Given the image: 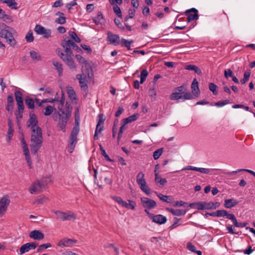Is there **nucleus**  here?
Here are the masks:
<instances>
[{"label":"nucleus","instance_id":"obj_42","mask_svg":"<svg viewBox=\"0 0 255 255\" xmlns=\"http://www.w3.org/2000/svg\"><path fill=\"white\" fill-rule=\"evenodd\" d=\"M189 207L192 208H196L198 210H203L205 208L204 204L201 203H192L189 204Z\"/></svg>","mask_w":255,"mask_h":255},{"label":"nucleus","instance_id":"obj_64","mask_svg":"<svg viewBox=\"0 0 255 255\" xmlns=\"http://www.w3.org/2000/svg\"><path fill=\"white\" fill-rule=\"evenodd\" d=\"M76 58L78 62L81 64H84L86 63V60L81 55L77 54L76 55Z\"/></svg>","mask_w":255,"mask_h":255},{"label":"nucleus","instance_id":"obj_60","mask_svg":"<svg viewBox=\"0 0 255 255\" xmlns=\"http://www.w3.org/2000/svg\"><path fill=\"white\" fill-rule=\"evenodd\" d=\"M53 111V108L51 106H48L46 107L44 112L45 116H49L50 115Z\"/></svg>","mask_w":255,"mask_h":255},{"label":"nucleus","instance_id":"obj_26","mask_svg":"<svg viewBox=\"0 0 255 255\" xmlns=\"http://www.w3.org/2000/svg\"><path fill=\"white\" fill-rule=\"evenodd\" d=\"M0 1L2 3H6L11 9H17L18 8V4L15 0H0Z\"/></svg>","mask_w":255,"mask_h":255},{"label":"nucleus","instance_id":"obj_18","mask_svg":"<svg viewBox=\"0 0 255 255\" xmlns=\"http://www.w3.org/2000/svg\"><path fill=\"white\" fill-rule=\"evenodd\" d=\"M77 243V240L71 239H64L59 241L58 246L61 247H70L72 246L74 244Z\"/></svg>","mask_w":255,"mask_h":255},{"label":"nucleus","instance_id":"obj_5","mask_svg":"<svg viewBox=\"0 0 255 255\" xmlns=\"http://www.w3.org/2000/svg\"><path fill=\"white\" fill-rule=\"evenodd\" d=\"M58 55L62 60L66 64L70 69H76V66L72 58L73 54L72 52L64 51V53L59 51Z\"/></svg>","mask_w":255,"mask_h":255},{"label":"nucleus","instance_id":"obj_22","mask_svg":"<svg viewBox=\"0 0 255 255\" xmlns=\"http://www.w3.org/2000/svg\"><path fill=\"white\" fill-rule=\"evenodd\" d=\"M151 220L153 222L158 224L159 225L163 224L165 223L167 221V219L166 217L162 215H154Z\"/></svg>","mask_w":255,"mask_h":255},{"label":"nucleus","instance_id":"obj_21","mask_svg":"<svg viewBox=\"0 0 255 255\" xmlns=\"http://www.w3.org/2000/svg\"><path fill=\"white\" fill-rule=\"evenodd\" d=\"M76 78L79 80L81 88L84 90H86L88 89V85L86 80V76L78 74Z\"/></svg>","mask_w":255,"mask_h":255},{"label":"nucleus","instance_id":"obj_19","mask_svg":"<svg viewBox=\"0 0 255 255\" xmlns=\"http://www.w3.org/2000/svg\"><path fill=\"white\" fill-rule=\"evenodd\" d=\"M38 121L36 116L34 114L33 112H31L29 114V119L28 121V127L31 128H34L37 126Z\"/></svg>","mask_w":255,"mask_h":255},{"label":"nucleus","instance_id":"obj_7","mask_svg":"<svg viewBox=\"0 0 255 255\" xmlns=\"http://www.w3.org/2000/svg\"><path fill=\"white\" fill-rule=\"evenodd\" d=\"M53 212L57 216V219L62 221L75 220L76 219L75 214L71 211L64 212L60 211H54Z\"/></svg>","mask_w":255,"mask_h":255},{"label":"nucleus","instance_id":"obj_37","mask_svg":"<svg viewBox=\"0 0 255 255\" xmlns=\"http://www.w3.org/2000/svg\"><path fill=\"white\" fill-rule=\"evenodd\" d=\"M25 103L28 109H33L34 108V101L31 98L28 97L26 98Z\"/></svg>","mask_w":255,"mask_h":255},{"label":"nucleus","instance_id":"obj_47","mask_svg":"<svg viewBox=\"0 0 255 255\" xmlns=\"http://www.w3.org/2000/svg\"><path fill=\"white\" fill-rule=\"evenodd\" d=\"M103 18V14L101 12H98L97 16L93 18V20L97 25L101 23V20Z\"/></svg>","mask_w":255,"mask_h":255},{"label":"nucleus","instance_id":"obj_8","mask_svg":"<svg viewBox=\"0 0 255 255\" xmlns=\"http://www.w3.org/2000/svg\"><path fill=\"white\" fill-rule=\"evenodd\" d=\"M10 203V200L8 195H5L1 198L0 199V217L4 215Z\"/></svg>","mask_w":255,"mask_h":255},{"label":"nucleus","instance_id":"obj_38","mask_svg":"<svg viewBox=\"0 0 255 255\" xmlns=\"http://www.w3.org/2000/svg\"><path fill=\"white\" fill-rule=\"evenodd\" d=\"M112 198L118 203L121 204L124 207H127L128 206V203L126 202L123 201V200L120 197L113 196H112Z\"/></svg>","mask_w":255,"mask_h":255},{"label":"nucleus","instance_id":"obj_25","mask_svg":"<svg viewBox=\"0 0 255 255\" xmlns=\"http://www.w3.org/2000/svg\"><path fill=\"white\" fill-rule=\"evenodd\" d=\"M238 204V202L236 200H235L233 198L229 199H226L225 200L224 206L226 208L230 209L233 207H235Z\"/></svg>","mask_w":255,"mask_h":255},{"label":"nucleus","instance_id":"obj_46","mask_svg":"<svg viewBox=\"0 0 255 255\" xmlns=\"http://www.w3.org/2000/svg\"><path fill=\"white\" fill-rule=\"evenodd\" d=\"M186 169L187 170H196V171H200L202 173H206L207 172V169H206V168H198V167H193L192 166H187V167Z\"/></svg>","mask_w":255,"mask_h":255},{"label":"nucleus","instance_id":"obj_31","mask_svg":"<svg viewBox=\"0 0 255 255\" xmlns=\"http://www.w3.org/2000/svg\"><path fill=\"white\" fill-rule=\"evenodd\" d=\"M67 93L69 98L71 100H75L77 99L76 92L71 87L68 86L67 87Z\"/></svg>","mask_w":255,"mask_h":255},{"label":"nucleus","instance_id":"obj_9","mask_svg":"<svg viewBox=\"0 0 255 255\" xmlns=\"http://www.w3.org/2000/svg\"><path fill=\"white\" fill-rule=\"evenodd\" d=\"M45 190H46L45 187L39 180H37L31 184L29 191L31 194H37Z\"/></svg>","mask_w":255,"mask_h":255},{"label":"nucleus","instance_id":"obj_27","mask_svg":"<svg viewBox=\"0 0 255 255\" xmlns=\"http://www.w3.org/2000/svg\"><path fill=\"white\" fill-rule=\"evenodd\" d=\"M166 210L175 216H182L185 214L186 211L183 209L175 210L172 208H167Z\"/></svg>","mask_w":255,"mask_h":255},{"label":"nucleus","instance_id":"obj_59","mask_svg":"<svg viewBox=\"0 0 255 255\" xmlns=\"http://www.w3.org/2000/svg\"><path fill=\"white\" fill-rule=\"evenodd\" d=\"M80 120L79 111L77 110V111L75 113V124L74 128H77L79 126Z\"/></svg>","mask_w":255,"mask_h":255},{"label":"nucleus","instance_id":"obj_39","mask_svg":"<svg viewBox=\"0 0 255 255\" xmlns=\"http://www.w3.org/2000/svg\"><path fill=\"white\" fill-rule=\"evenodd\" d=\"M53 64L54 66L56 69L57 70L58 72V75L59 76H62L63 74V66L62 64L61 63L58 62L54 61L53 62Z\"/></svg>","mask_w":255,"mask_h":255},{"label":"nucleus","instance_id":"obj_10","mask_svg":"<svg viewBox=\"0 0 255 255\" xmlns=\"http://www.w3.org/2000/svg\"><path fill=\"white\" fill-rule=\"evenodd\" d=\"M61 45L66 51L72 52L71 48L76 50L78 52L81 51V49L72 40L68 39L61 43Z\"/></svg>","mask_w":255,"mask_h":255},{"label":"nucleus","instance_id":"obj_54","mask_svg":"<svg viewBox=\"0 0 255 255\" xmlns=\"http://www.w3.org/2000/svg\"><path fill=\"white\" fill-rule=\"evenodd\" d=\"M13 128H8L6 136V141H7L8 143L10 142L11 137L13 135Z\"/></svg>","mask_w":255,"mask_h":255},{"label":"nucleus","instance_id":"obj_51","mask_svg":"<svg viewBox=\"0 0 255 255\" xmlns=\"http://www.w3.org/2000/svg\"><path fill=\"white\" fill-rule=\"evenodd\" d=\"M99 146H100V149L101 151V154L105 158V159L109 161H111V162L113 161V160L112 159H111L109 157V155L106 153L105 150L103 148V147H102L101 144H100Z\"/></svg>","mask_w":255,"mask_h":255},{"label":"nucleus","instance_id":"obj_62","mask_svg":"<svg viewBox=\"0 0 255 255\" xmlns=\"http://www.w3.org/2000/svg\"><path fill=\"white\" fill-rule=\"evenodd\" d=\"M144 174L140 172H139L137 175V177H136V181H137V183L138 184H139L140 182L139 181L141 180H143V181H145V179H144Z\"/></svg>","mask_w":255,"mask_h":255},{"label":"nucleus","instance_id":"obj_48","mask_svg":"<svg viewBox=\"0 0 255 255\" xmlns=\"http://www.w3.org/2000/svg\"><path fill=\"white\" fill-rule=\"evenodd\" d=\"M148 73L146 69H143L141 71L140 73V83L142 84L145 80L146 77L147 76Z\"/></svg>","mask_w":255,"mask_h":255},{"label":"nucleus","instance_id":"obj_15","mask_svg":"<svg viewBox=\"0 0 255 255\" xmlns=\"http://www.w3.org/2000/svg\"><path fill=\"white\" fill-rule=\"evenodd\" d=\"M38 244L35 242L27 243L21 246L19 249L20 255H22L25 253L28 252L31 249H35L38 246Z\"/></svg>","mask_w":255,"mask_h":255},{"label":"nucleus","instance_id":"obj_20","mask_svg":"<svg viewBox=\"0 0 255 255\" xmlns=\"http://www.w3.org/2000/svg\"><path fill=\"white\" fill-rule=\"evenodd\" d=\"M29 237L34 240H40L44 238V234L39 230L32 231L29 234Z\"/></svg>","mask_w":255,"mask_h":255},{"label":"nucleus","instance_id":"obj_24","mask_svg":"<svg viewBox=\"0 0 255 255\" xmlns=\"http://www.w3.org/2000/svg\"><path fill=\"white\" fill-rule=\"evenodd\" d=\"M138 116L139 115L138 114H135L132 115V116L128 117L127 118L123 119V124L122 125H121L120 128H124V127L127 124L135 121L137 119V117H138Z\"/></svg>","mask_w":255,"mask_h":255},{"label":"nucleus","instance_id":"obj_3","mask_svg":"<svg viewBox=\"0 0 255 255\" xmlns=\"http://www.w3.org/2000/svg\"><path fill=\"white\" fill-rule=\"evenodd\" d=\"M12 30L11 27L2 23L1 27L0 28V37L5 38L11 46L14 47L16 44V41L12 34Z\"/></svg>","mask_w":255,"mask_h":255},{"label":"nucleus","instance_id":"obj_30","mask_svg":"<svg viewBox=\"0 0 255 255\" xmlns=\"http://www.w3.org/2000/svg\"><path fill=\"white\" fill-rule=\"evenodd\" d=\"M17 106V110L15 114L17 117L21 118L22 117L23 110L24 108L23 102L16 103Z\"/></svg>","mask_w":255,"mask_h":255},{"label":"nucleus","instance_id":"obj_40","mask_svg":"<svg viewBox=\"0 0 255 255\" xmlns=\"http://www.w3.org/2000/svg\"><path fill=\"white\" fill-rule=\"evenodd\" d=\"M155 176V182L156 184L159 183L161 185H164L166 183V180L165 178H161L158 173H156Z\"/></svg>","mask_w":255,"mask_h":255},{"label":"nucleus","instance_id":"obj_58","mask_svg":"<svg viewBox=\"0 0 255 255\" xmlns=\"http://www.w3.org/2000/svg\"><path fill=\"white\" fill-rule=\"evenodd\" d=\"M220 205L219 202H209L208 203V209H216Z\"/></svg>","mask_w":255,"mask_h":255},{"label":"nucleus","instance_id":"obj_63","mask_svg":"<svg viewBox=\"0 0 255 255\" xmlns=\"http://www.w3.org/2000/svg\"><path fill=\"white\" fill-rule=\"evenodd\" d=\"M187 249L193 253H195L196 251V247L190 242L187 243Z\"/></svg>","mask_w":255,"mask_h":255},{"label":"nucleus","instance_id":"obj_4","mask_svg":"<svg viewBox=\"0 0 255 255\" xmlns=\"http://www.w3.org/2000/svg\"><path fill=\"white\" fill-rule=\"evenodd\" d=\"M59 110V123L61 127H65L67 122L68 119L70 117L72 108L70 105L66 103L65 109H61L60 106L58 107Z\"/></svg>","mask_w":255,"mask_h":255},{"label":"nucleus","instance_id":"obj_52","mask_svg":"<svg viewBox=\"0 0 255 255\" xmlns=\"http://www.w3.org/2000/svg\"><path fill=\"white\" fill-rule=\"evenodd\" d=\"M69 34L70 36L75 40V42L79 43L81 42V39L78 37L77 34L74 31H69Z\"/></svg>","mask_w":255,"mask_h":255},{"label":"nucleus","instance_id":"obj_50","mask_svg":"<svg viewBox=\"0 0 255 255\" xmlns=\"http://www.w3.org/2000/svg\"><path fill=\"white\" fill-rule=\"evenodd\" d=\"M243 171L247 172L251 174L255 177V172L251 170L247 169H240L237 171H232V172L229 173V174L231 175L232 174H235V173H237L239 172H241V171Z\"/></svg>","mask_w":255,"mask_h":255},{"label":"nucleus","instance_id":"obj_16","mask_svg":"<svg viewBox=\"0 0 255 255\" xmlns=\"http://www.w3.org/2000/svg\"><path fill=\"white\" fill-rule=\"evenodd\" d=\"M198 86V82L196 78H194L191 84L192 93H191L193 95V99L194 98L198 97L200 94Z\"/></svg>","mask_w":255,"mask_h":255},{"label":"nucleus","instance_id":"obj_33","mask_svg":"<svg viewBox=\"0 0 255 255\" xmlns=\"http://www.w3.org/2000/svg\"><path fill=\"white\" fill-rule=\"evenodd\" d=\"M56 15H58L59 17L55 20V22L57 23L63 24L66 22V18L64 16V13L61 12H57L56 13Z\"/></svg>","mask_w":255,"mask_h":255},{"label":"nucleus","instance_id":"obj_53","mask_svg":"<svg viewBox=\"0 0 255 255\" xmlns=\"http://www.w3.org/2000/svg\"><path fill=\"white\" fill-rule=\"evenodd\" d=\"M25 38L27 42H31L34 40V37L31 30H29L27 32Z\"/></svg>","mask_w":255,"mask_h":255},{"label":"nucleus","instance_id":"obj_1","mask_svg":"<svg viewBox=\"0 0 255 255\" xmlns=\"http://www.w3.org/2000/svg\"><path fill=\"white\" fill-rule=\"evenodd\" d=\"M41 128H32L30 148L32 154H35L40 148L43 142Z\"/></svg>","mask_w":255,"mask_h":255},{"label":"nucleus","instance_id":"obj_2","mask_svg":"<svg viewBox=\"0 0 255 255\" xmlns=\"http://www.w3.org/2000/svg\"><path fill=\"white\" fill-rule=\"evenodd\" d=\"M170 99L171 100L182 101L193 99V95L188 91L187 86L185 84L174 89V92L170 95Z\"/></svg>","mask_w":255,"mask_h":255},{"label":"nucleus","instance_id":"obj_29","mask_svg":"<svg viewBox=\"0 0 255 255\" xmlns=\"http://www.w3.org/2000/svg\"><path fill=\"white\" fill-rule=\"evenodd\" d=\"M140 183L138 185L140 186L141 190L144 192L146 194L149 195L150 193V189L147 186L145 181L143 180L139 181Z\"/></svg>","mask_w":255,"mask_h":255},{"label":"nucleus","instance_id":"obj_32","mask_svg":"<svg viewBox=\"0 0 255 255\" xmlns=\"http://www.w3.org/2000/svg\"><path fill=\"white\" fill-rule=\"evenodd\" d=\"M39 180L43 185L46 189L48 187V183L52 182L51 176L43 177Z\"/></svg>","mask_w":255,"mask_h":255},{"label":"nucleus","instance_id":"obj_36","mask_svg":"<svg viewBox=\"0 0 255 255\" xmlns=\"http://www.w3.org/2000/svg\"><path fill=\"white\" fill-rule=\"evenodd\" d=\"M0 19L4 21H12L11 17L10 15H7L5 12L0 8Z\"/></svg>","mask_w":255,"mask_h":255},{"label":"nucleus","instance_id":"obj_28","mask_svg":"<svg viewBox=\"0 0 255 255\" xmlns=\"http://www.w3.org/2000/svg\"><path fill=\"white\" fill-rule=\"evenodd\" d=\"M22 147L24 154L25 155V159L28 164V166L30 168H31V161L28 146H25Z\"/></svg>","mask_w":255,"mask_h":255},{"label":"nucleus","instance_id":"obj_49","mask_svg":"<svg viewBox=\"0 0 255 255\" xmlns=\"http://www.w3.org/2000/svg\"><path fill=\"white\" fill-rule=\"evenodd\" d=\"M209 88L210 90L212 92L213 94L214 95H217L218 93V90H217V86L216 85L213 83H211L209 84Z\"/></svg>","mask_w":255,"mask_h":255},{"label":"nucleus","instance_id":"obj_17","mask_svg":"<svg viewBox=\"0 0 255 255\" xmlns=\"http://www.w3.org/2000/svg\"><path fill=\"white\" fill-rule=\"evenodd\" d=\"M198 11L195 8H192L186 11L185 13L187 16L188 21H190L195 19H197L198 18Z\"/></svg>","mask_w":255,"mask_h":255},{"label":"nucleus","instance_id":"obj_34","mask_svg":"<svg viewBox=\"0 0 255 255\" xmlns=\"http://www.w3.org/2000/svg\"><path fill=\"white\" fill-rule=\"evenodd\" d=\"M185 69L188 70L194 71L198 75L202 73L201 70L196 66L194 65H188L185 67Z\"/></svg>","mask_w":255,"mask_h":255},{"label":"nucleus","instance_id":"obj_45","mask_svg":"<svg viewBox=\"0 0 255 255\" xmlns=\"http://www.w3.org/2000/svg\"><path fill=\"white\" fill-rule=\"evenodd\" d=\"M30 56L33 60L39 61L41 59L40 55L33 50L30 51Z\"/></svg>","mask_w":255,"mask_h":255},{"label":"nucleus","instance_id":"obj_35","mask_svg":"<svg viewBox=\"0 0 255 255\" xmlns=\"http://www.w3.org/2000/svg\"><path fill=\"white\" fill-rule=\"evenodd\" d=\"M106 120V117L103 114H100L97 117V124L96 128H99L103 125Z\"/></svg>","mask_w":255,"mask_h":255},{"label":"nucleus","instance_id":"obj_43","mask_svg":"<svg viewBox=\"0 0 255 255\" xmlns=\"http://www.w3.org/2000/svg\"><path fill=\"white\" fill-rule=\"evenodd\" d=\"M14 96L16 103L23 102V94L20 91H15Z\"/></svg>","mask_w":255,"mask_h":255},{"label":"nucleus","instance_id":"obj_55","mask_svg":"<svg viewBox=\"0 0 255 255\" xmlns=\"http://www.w3.org/2000/svg\"><path fill=\"white\" fill-rule=\"evenodd\" d=\"M114 12L120 17H122V13L120 7L117 4H115L113 6Z\"/></svg>","mask_w":255,"mask_h":255},{"label":"nucleus","instance_id":"obj_23","mask_svg":"<svg viewBox=\"0 0 255 255\" xmlns=\"http://www.w3.org/2000/svg\"><path fill=\"white\" fill-rule=\"evenodd\" d=\"M7 103L6 106V110L11 113L14 106V99L12 95H9L7 97Z\"/></svg>","mask_w":255,"mask_h":255},{"label":"nucleus","instance_id":"obj_44","mask_svg":"<svg viewBox=\"0 0 255 255\" xmlns=\"http://www.w3.org/2000/svg\"><path fill=\"white\" fill-rule=\"evenodd\" d=\"M164 151L163 148H160L153 152V157L154 160H157L161 155Z\"/></svg>","mask_w":255,"mask_h":255},{"label":"nucleus","instance_id":"obj_57","mask_svg":"<svg viewBox=\"0 0 255 255\" xmlns=\"http://www.w3.org/2000/svg\"><path fill=\"white\" fill-rule=\"evenodd\" d=\"M51 247V245L50 243L42 244L39 247L37 252L38 253H41L44 249H46Z\"/></svg>","mask_w":255,"mask_h":255},{"label":"nucleus","instance_id":"obj_56","mask_svg":"<svg viewBox=\"0 0 255 255\" xmlns=\"http://www.w3.org/2000/svg\"><path fill=\"white\" fill-rule=\"evenodd\" d=\"M156 195L157 196V197L162 201L163 202H167V203H170L171 201H168L167 199H168V198L169 197L168 196H166V195H162V194L161 193H158L157 192H156Z\"/></svg>","mask_w":255,"mask_h":255},{"label":"nucleus","instance_id":"obj_61","mask_svg":"<svg viewBox=\"0 0 255 255\" xmlns=\"http://www.w3.org/2000/svg\"><path fill=\"white\" fill-rule=\"evenodd\" d=\"M251 75V73L250 72H246L244 73V78L241 80V82L242 84H245L246 82L249 80Z\"/></svg>","mask_w":255,"mask_h":255},{"label":"nucleus","instance_id":"obj_41","mask_svg":"<svg viewBox=\"0 0 255 255\" xmlns=\"http://www.w3.org/2000/svg\"><path fill=\"white\" fill-rule=\"evenodd\" d=\"M122 46L126 47L128 50L130 49V45L133 43V40H128L125 38H122Z\"/></svg>","mask_w":255,"mask_h":255},{"label":"nucleus","instance_id":"obj_13","mask_svg":"<svg viewBox=\"0 0 255 255\" xmlns=\"http://www.w3.org/2000/svg\"><path fill=\"white\" fill-rule=\"evenodd\" d=\"M107 41L110 44L118 45L120 44V38L117 34L113 33L111 31L107 32Z\"/></svg>","mask_w":255,"mask_h":255},{"label":"nucleus","instance_id":"obj_11","mask_svg":"<svg viewBox=\"0 0 255 255\" xmlns=\"http://www.w3.org/2000/svg\"><path fill=\"white\" fill-rule=\"evenodd\" d=\"M61 45L66 51L72 52L71 48L76 50L78 52L81 51V49L72 40L68 39L61 43Z\"/></svg>","mask_w":255,"mask_h":255},{"label":"nucleus","instance_id":"obj_14","mask_svg":"<svg viewBox=\"0 0 255 255\" xmlns=\"http://www.w3.org/2000/svg\"><path fill=\"white\" fill-rule=\"evenodd\" d=\"M34 31L38 34L43 35L45 38H48L51 36V30L46 29L40 25L37 24L34 28Z\"/></svg>","mask_w":255,"mask_h":255},{"label":"nucleus","instance_id":"obj_6","mask_svg":"<svg viewBox=\"0 0 255 255\" xmlns=\"http://www.w3.org/2000/svg\"><path fill=\"white\" fill-rule=\"evenodd\" d=\"M79 131V128H73L70 132L67 147L68 151L70 153H72L74 150L78 141L77 136Z\"/></svg>","mask_w":255,"mask_h":255},{"label":"nucleus","instance_id":"obj_12","mask_svg":"<svg viewBox=\"0 0 255 255\" xmlns=\"http://www.w3.org/2000/svg\"><path fill=\"white\" fill-rule=\"evenodd\" d=\"M140 200L143 207L145 208L151 209L156 206V202L148 198L142 197Z\"/></svg>","mask_w":255,"mask_h":255}]
</instances>
